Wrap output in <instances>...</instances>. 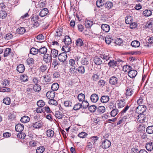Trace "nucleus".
Instances as JSON below:
<instances>
[{
    "mask_svg": "<svg viewBox=\"0 0 153 153\" xmlns=\"http://www.w3.org/2000/svg\"><path fill=\"white\" fill-rule=\"evenodd\" d=\"M62 29L61 27H59L57 29L54 33L55 37H60L62 35Z\"/></svg>",
    "mask_w": 153,
    "mask_h": 153,
    "instance_id": "16",
    "label": "nucleus"
},
{
    "mask_svg": "<svg viewBox=\"0 0 153 153\" xmlns=\"http://www.w3.org/2000/svg\"><path fill=\"white\" fill-rule=\"evenodd\" d=\"M134 92V89L128 87L126 88V96H131L133 94Z\"/></svg>",
    "mask_w": 153,
    "mask_h": 153,
    "instance_id": "20",
    "label": "nucleus"
},
{
    "mask_svg": "<svg viewBox=\"0 0 153 153\" xmlns=\"http://www.w3.org/2000/svg\"><path fill=\"white\" fill-rule=\"evenodd\" d=\"M85 98V95L82 93L79 94L77 96V98L79 101L82 102L84 101Z\"/></svg>",
    "mask_w": 153,
    "mask_h": 153,
    "instance_id": "47",
    "label": "nucleus"
},
{
    "mask_svg": "<svg viewBox=\"0 0 153 153\" xmlns=\"http://www.w3.org/2000/svg\"><path fill=\"white\" fill-rule=\"evenodd\" d=\"M37 104L39 107L42 108L45 105V103L43 100H40L37 102Z\"/></svg>",
    "mask_w": 153,
    "mask_h": 153,
    "instance_id": "44",
    "label": "nucleus"
},
{
    "mask_svg": "<svg viewBox=\"0 0 153 153\" xmlns=\"http://www.w3.org/2000/svg\"><path fill=\"white\" fill-rule=\"evenodd\" d=\"M10 91V88L7 87H4L1 89L0 91L2 92H8Z\"/></svg>",
    "mask_w": 153,
    "mask_h": 153,
    "instance_id": "59",
    "label": "nucleus"
},
{
    "mask_svg": "<svg viewBox=\"0 0 153 153\" xmlns=\"http://www.w3.org/2000/svg\"><path fill=\"white\" fill-rule=\"evenodd\" d=\"M70 47H69L68 45H65V46H64L62 47V51H64V52L66 53L70 51Z\"/></svg>",
    "mask_w": 153,
    "mask_h": 153,
    "instance_id": "43",
    "label": "nucleus"
},
{
    "mask_svg": "<svg viewBox=\"0 0 153 153\" xmlns=\"http://www.w3.org/2000/svg\"><path fill=\"white\" fill-rule=\"evenodd\" d=\"M43 60L46 63L51 62L52 60L51 56L49 54H46L44 56Z\"/></svg>",
    "mask_w": 153,
    "mask_h": 153,
    "instance_id": "5",
    "label": "nucleus"
},
{
    "mask_svg": "<svg viewBox=\"0 0 153 153\" xmlns=\"http://www.w3.org/2000/svg\"><path fill=\"white\" fill-rule=\"evenodd\" d=\"M25 69L24 65L23 64H20L17 66L16 70L19 73H22L24 71Z\"/></svg>",
    "mask_w": 153,
    "mask_h": 153,
    "instance_id": "12",
    "label": "nucleus"
},
{
    "mask_svg": "<svg viewBox=\"0 0 153 153\" xmlns=\"http://www.w3.org/2000/svg\"><path fill=\"white\" fill-rule=\"evenodd\" d=\"M16 32L20 34H23L26 32V29L25 27H20L18 28L16 30Z\"/></svg>",
    "mask_w": 153,
    "mask_h": 153,
    "instance_id": "22",
    "label": "nucleus"
},
{
    "mask_svg": "<svg viewBox=\"0 0 153 153\" xmlns=\"http://www.w3.org/2000/svg\"><path fill=\"white\" fill-rule=\"evenodd\" d=\"M1 83L4 86H7L10 84V81L8 79H4L2 81Z\"/></svg>",
    "mask_w": 153,
    "mask_h": 153,
    "instance_id": "51",
    "label": "nucleus"
},
{
    "mask_svg": "<svg viewBox=\"0 0 153 153\" xmlns=\"http://www.w3.org/2000/svg\"><path fill=\"white\" fill-rule=\"evenodd\" d=\"M30 118L27 116H24L22 117L20 121L23 123H26L30 121Z\"/></svg>",
    "mask_w": 153,
    "mask_h": 153,
    "instance_id": "21",
    "label": "nucleus"
},
{
    "mask_svg": "<svg viewBox=\"0 0 153 153\" xmlns=\"http://www.w3.org/2000/svg\"><path fill=\"white\" fill-rule=\"evenodd\" d=\"M77 71L79 74H83L85 72V68L84 66L81 65L78 68Z\"/></svg>",
    "mask_w": 153,
    "mask_h": 153,
    "instance_id": "24",
    "label": "nucleus"
},
{
    "mask_svg": "<svg viewBox=\"0 0 153 153\" xmlns=\"http://www.w3.org/2000/svg\"><path fill=\"white\" fill-rule=\"evenodd\" d=\"M15 128L16 131L21 132L24 129V126L22 124H18L16 126Z\"/></svg>",
    "mask_w": 153,
    "mask_h": 153,
    "instance_id": "14",
    "label": "nucleus"
},
{
    "mask_svg": "<svg viewBox=\"0 0 153 153\" xmlns=\"http://www.w3.org/2000/svg\"><path fill=\"white\" fill-rule=\"evenodd\" d=\"M113 6V4L111 2L108 1L106 2V8L108 9L111 8Z\"/></svg>",
    "mask_w": 153,
    "mask_h": 153,
    "instance_id": "63",
    "label": "nucleus"
},
{
    "mask_svg": "<svg viewBox=\"0 0 153 153\" xmlns=\"http://www.w3.org/2000/svg\"><path fill=\"white\" fill-rule=\"evenodd\" d=\"M48 102L50 104L55 105H56L58 104L57 101L53 99H50Z\"/></svg>",
    "mask_w": 153,
    "mask_h": 153,
    "instance_id": "57",
    "label": "nucleus"
},
{
    "mask_svg": "<svg viewBox=\"0 0 153 153\" xmlns=\"http://www.w3.org/2000/svg\"><path fill=\"white\" fill-rule=\"evenodd\" d=\"M89 59L86 57H83L81 60L80 63L81 64L85 65H89Z\"/></svg>",
    "mask_w": 153,
    "mask_h": 153,
    "instance_id": "13",
    "label": "nucleus"
},
{
    "mask_svg": "<svg viewBox=\"0 0 153 153\" xmlns=\"http://www.w3.org/2000/svg\"><path fill=\"white\" fill-rule=\"evenodd\" d=\"M39 52V49L36 48L34 47L32 48L30 51V53L33 55H36Z\"/></svg>",
    "mask_w": 153,
    "mask_h": 153,
    "instance_id": "28",
    "label": "nucleus"
},
{
    "mask_svg": "<svg viewBox=\"0 0 153 153\" xmlns=\"http://www.w3.org/2000/svg\"><path fill=\"white\" fill-rule=\"evenodd\" d=\"M76 44L77 47H81L83 45L84 43L81 39L78 38L76 41Z\"/></svg>",
    "mask_w": 153,
    "mask_h": 153,
    "instance_id": "25",
    "label": "nucleus"
},
{
    "mask_svg": "<svg viewBox=\"0 0 153 153\" xmlns=\"http://www.w3.org/2000/svg\"><path fill=\"white\" fill-rule=\"evenodd\" d=\"M137 74V72L134 70L132 69L130 70L128 72V75L129 77L131 78H134Z\"/></svg>",
    "mask_w": 153,
    "mask_h": 153,
    "instance_id": "8",
    "label": "nucleus"
},
{
    "mask_svg": "<svg viewBox=\"0 0 153 153\" xmlns=\"http://www.w3.org/2000/svg\"><path fill=\"white\" fill-rule=\"evenodd\" d=\"M42 79V82L43 84H45L51 81V78L48 75L43 76Z\"/></svg>",
    "mask_w": 153,
    "mask_h": 153,
    "instance_id": "7",
    "label": "nucleus"
},
{
    "mask_svg": "<svg viewBox=\"0 0 153 153\" xmlns=\"http://www.w3.org/2000/svg\"><path fill=\"white\" fill-rule=\"evenodd\" d=\"M59 87V85L56 83H53L51 86V88L52 91H57Z\"/></svg>",
    "mask_w": 153,
    "mask_h": 153,
    "instance_id": "32",
    "label": "nucleus"
},
{
    "mask_svg": "<svg viewBox=\"0 0 153 153\" xmlns=\"http://www.w3.org/2000/svg\"><path fill=\"white\" fill-rule=\"evenodd\" d=\"M12 51L11 49L9 48H7L5 49V51L4 52V57L7 56L11 53Z\"/></svg>",
    "mask_w": 153,
    "mask_h": 153,
    "instance_id": "39",
    "label": "nucleus"
},
{
    "mask_svg": "<svg viewBox=\"0 0 153 153\" xmlns=\"http://www.w3.org/2000/svg\"><path fill=\"white\" fill-rule=\"evenodd\" d=\"M118 80V79L116 77L113 76L111 77L109 80V82L110 84L112 85H115L116 84Z\"/></svg>",
    "mask_w": 153,
    "mask_h": 153,
    "instance_id": "10",
    "label": "nucleus"
},
{
    "mask_svg": "<svg viewBox=\"0 0 153 153\" xmlns=\"http://www.w3.org/2000/svg\"><path fill=\"white\" fill-rule=\"evenodd\" d=\"M55 92L53 91H48L47 93L46 96L47 98L50 99H53L55 96Z\"/></svg>",
    "mask_w": 153,
    "mask_h": 153,
    "instance_id": "11",
    "label": "nucleus"
},
{
    "mask_svg": "<svg viewBox=\"0 0 153 153\" xmlns=\"http://www.w3.org/2000/svg\"><path fill=\"white\" fill-rule=\"evenodd\" d=\"M152 14V11L149 10H146L143 12V14L145 16H149Z\"/></svg>",
    "mask_w": 153,
    "mask_h": 153,
    "instance_id": "37",
    "label": "nucleus"
},
{
    "mask_svg": "<svg viewBox=\"0 0 153 153\" xmlns=\"http://www.w3.org/2000/svg\"><path fill=\"white\" fill-rule=\"evenodd\" d=\"M110 36H106V43L109 44L111 42L112 38Z\"/></svg>",
    "mask_w": 153,
    "mask_h": 153,
    "instance_id": "58",
    "label": "nucleus"
},
{
    "mask_svg": "<svg viewBox=\"0 0 153 153\" xmlns=\"http://www.w3.org/2000/svg\"><path fill=\"white\" fill-rule=\"evenodd\" d=\"M125 23L127 24L131 23L132 21V18L131 16H128L125 18Z\"/></svg>",
    "mask_w": 153,
    "mask_h": 153,
    "instance_id": "33",
    "label": "nucleus"
},
{
    "mask_svg": "<svg viewBox=\"0 0 153 153\" xmlns=\"http://www.w3.org/2000/svg\"><path fill=\"white\" fill-rule=\"evenodd\" d=\"M3 102L7 105H9L10 103V99L8 97H5L3 100Z\"/></svg>",
    "mask_w": 153,
    "mask_h": 153,
    "instance_id": "38",
    "label": "nucleus"
},
{
    "mask_svg": "<svg viewBox=\"0 0 153 153\" xmlns=\"http://www.w3.org/2000/svg\"><path fill=\"white\" fill-rule=\"evenodd\" d=\"M55 116L56 118L61 119L62 117V115L59 111H56L55 113Z\"/></svg>",
    "mask_w": 153,
    "mask_h": 153,
    "instance_id": "56",
    "label": "nucleus"
},
{
    "mask_svg": "<svg viewBox=\"0 0 153 153\" xmlns=\"http://www.w3.org/2000/svg\"><path fill=\"white\" fill-rule=\"evenodd\" d=\"M98 110L99 113H103L105 111V108L103 106H100L98 108Z\"/></svg>",
    "mask_w": 153,
    "mask_h": 153,
    "instance_id": "54",
    "label": "nucleus"
},
{
    "mask_svg": "<svg viewBox=\"0 0 153 153\" xmlns=\"http://www.w3.org/2000/svg\"><path fill=\"white\" fill-rule=\"evenodd\" d=\"M123 40L121 39L117 38L115 41V43L118 45H120L123 43Z\"/></svg>",
    "mask_w": 153,
    "mask_h": 153,
    "instance_id": "61",
    "label": "nucleus"
},
{
    "mask_svg": "<svg viewBox=\"0 0 153 153\" xmlns=\"http://www.w3.org/2000/svg\"><path fill=\"white\" fill-rule=\"evenodd\" d=\"M96 107L94 105H92L88 107V109L91 112H94L96 109Z\"/></svg>",
    "mask_w": 153,
    "mask_h": 153,
    "instance_id": "60",
    "label": "nucleus"
},
{
    "mask_svg": "<svg viewBox=\"0 0 153 153\" xmlns=\"http://www.w3.org/2000/svg\"><path fill=\"white\" fill-rule=\"evenodd\" d=\"M59 60L61 62H64L65 61L67 58V54L65 52L60 53L58 56Z\"/></svg>",
    "mask_w": 153,
    "mask_h": 153,
    "instance_id": "2",
    "label": "nucleus"
},
{
    "mask_svg": "<svg viewBox=\"0 0 153 153\" xmlns=\"http://www.w3.org/2000/svg\"><path fill=\"white\" fill-rule=\"evenodd\" d=\"M108 65L110 67L113 66H116L117 65V62L114 60H110L108 62Z\"/></svg>",
    "mask_w": 153,
    "mask_h": 153,
    "instance_id": "45",
    "label": "nucleus"
},
{
    "mask_svg": "<svg viewBox=\"0 0 153 153\" xmlns=\"http://www.w3.org/2000/svg\"><path fill=\"white\" fill-rule=\"evenodd\" d=\"M48 68V67L45 65H42L39 68V71L43 72H45Z\"/></svg>",
    "mask_w": 153,
    "mask_h": 153,
    "instance_id": "34",
    "label": "nucleus"
},
{
    "mask_svg": "<svg viewBox=\"0 0 153 153\" xmlns=\"http://www.w3.org/2000/svg\"><path fill=\"white\" fill-rule=\"evenodd\" d=\"M62 64H63L62 62L61 63L56 59H54L52 63V65L53 66V68L55 69L62 68Z\"/></svg>",
    "mask_w": 153,
    "mask_h": 153,
    "instance_id": "3",
    "label": "nucleus"
},
{
    "mask_svg": "<svg viewBox=\"0 0 153 153\" xmlns=\"http://www.w3.org/2000/svg\"><path fill=\"white\" fill-rule=\"evenodd\" d=\"M99 137L97 136H94L90 138L91 141L93 142L94 144H95L96 141L98 140Z\"/></svg>",
    "mask_w": 153,
    "mask_h": 153,
    "instance_id": "55",
    "label": "nucleus"
},
{
    "mask_svg": "<svg viewBox=\"0 0 153 153\" xmlns=\"http://www.w3.org/2000/svg\"><path fill=\"white\" fill-rule=\"evenodd\" d=\"M49 13V10L46 8L42 9L40 12L39 15L42 17H45Z\"/></svg>",
    "mask_w": 153,
    "mask_h": 153,
    "instance_id": "6",
    "label": "nucleus"
},
{
    "mask_svg": "<svg viewBox=\"0 0 153 153\" xmlns=\"http://www.w3.org/2000/svg\"><path fill=\"white\" fill-rule=\"evenodd\" d=\"M85 24L86 27L89 28L92 25L93 22L92 21L87 20L85 22Z\"/></svg>",
    "mask_w": 153,
    "mask_h": 153,
    "instance_id": "40",
    "label": "nucleus"
},
{
    "mask_svg": "<svg viewBox=\"0 0 153 153\" xmlns=\"http://www.w3.org/2000/svg\"><path fill=\"white\" fill-rule=\"evenodd\" d=\"M45 149L43 146H41L37 147L36 150V153H43L45 151Z\"/></svg>",
    "mask_w": 153,
    "mask_h": 153,
    "instance_id": "27",
    "label": "nucleus"
},
{
    "mask_svg": "<svg viewBox=\"0 0 153 153\" xmlns=\"http://www.w3.org/2000/svg\"><path fill=\"white\" fill-rule=\"evenodd\" d=\"M81 104L83 109H86L89 105L88 102L87 101L85 100L82 102Z\"/></svg>",
    "mask_w": 153,
    "mask_h": 153,
    "instance_id": "42",
    "label": "nucleus"
},
{
    "mask_svg": "<svg viewBox=\"0 0 153 153\" xmlns=\"http://www.w3.org/2000/svg\"><path fill=\"white\" fill-rule=\"evenodd\" d=\"M146 131L147 133L152 134L153 133V126H149L146 129Z\"/></svg>",
    "mask_w": 153,
    "mask_h": 153,
    "instance_id": "46",
    "label": "nucleus"
},
{
    "mask_svg": "<svg viewBox=\"0 0 153 153\" xmlns=\"http://www.w3.org/2000/svg\"><path fill=\"white\" fill-rule=\"evenodd\" d=\"M146 110V106L143 105H139L137 107L136 109V111L139 114H142Z\"/></svg>",
    "mask_w": 153,
    "mask_h": 153,
    "instance_id": "1",
    "label": "nucleus"
},
{
    "mask_svg": "<svg viewBox=\"0 0 153 153\" xmlns=\"http://www.w3.org/2000/svg\"><path fill=\"white\" fill-rule=\"evenodd\" d=\"M105 4L104 0H98L96 2V5L98 7H100L102 6H104Z\"/></svg>",
    "mask_w": 153,
    "mask_h": 153,
    "instance_id": "30",
    "label": "nucleus"
},
{
    "mask_svg": "<svg viewBox=\"0 0 153 153\" xmlns=\"http://www.w3.org/2000/svg\"><path fill=\"white\" fill-rule=\"evenodd\" d=\"M94 61L95 64L97 65H100L102 63L101 59L97 56L95 57L94 58Z\"/></svg>",
    "mask_w": 153,
    "mask_h": 153,
    "instance_id": "31",
    "label": "nucleus"
},
{
    "mask_svg": "<svg viewBox=\"0 0 153 153\" xmlns=\"http://www.w3.org/2000/svg\"><path fill=\"white\" fill-rule=\"evenodd\" d=\"M82 108L81 104L79 103H78L75 104L73 107V109L74 110H77L79 109Z\"/></svg>",
    "mask_w": 153,
    "mask_h": 153,
    "instance_id": "49",
    "label": "nucleus"
},
{
    "mask_svg": "<svg viewBox=\"0 0 153 153\" xmlns=\"http://www.w3.org/2000/svg\"><path fill=\"white\" fill-rule=\"evenodd\" d=\"M88 134L85 132H82L79 133L78 135L80 138H84L87 136Z\"/></svg>",
    "mask_w": 153,
    "mask_h": 153,
    "instance_id": "50",
    "label": "nucleus"
},
{
    "mask_svg": "<svg viewBox=\"0 0 153 153\" xmlns=\"http://www.w3.org/2000/svg\"><path fill=\"white\" fill-rule=\"evenodd\" d=\"M7 14L6 11L1 10L0 11V17L2 19H4L6 17Z\"/></svg>",
    "mask_w": 153,
    "mask_h": 153,
    "instance_id": "41",
    "label": "nucleus"
},
{
    "mask_svg": "<svg viewBox=\"0 0 153 153\" xmlns=\"http://www.w3.org/2000/svg\"><path fill=\"white\" fill-rule=\"evenodd\" d=\"M118 112L119 111L117 109H114L111 111V115L112 117H114L117 114Z\"/></svg>",
    "mask_w": 153,
    "mask_h": 153,
    "instance_id": "48",
    "label": "nucleus"
},
{
    "mask_svg": "<svg viewBox=\"0 0 153 153\" xmlns=\"http://www.w3.org/2000/svg\"><path fill=\"white\" fill-rule=\"evenodd\" d=\"M27 64L29 65L33 64L34 62V59L33 58H28L27 59Z\"/></svg>",
    "mask_w": 153,
    "mask_h": 153,
    "instance_id": "64",
    "label": "nucleus"
},
{
    "mask_svg": "<svg viewBox=\"0 0 153 153\" xmlns=\"http://www.w3.org/2000/svg\"><path fill=\"white\" fill-rule=\"evenodd\" d=\"M20 79L22 82H25L28 80V77L26 75L24 74L20 76Z\"/></svg>",
    "mask_w": 153,
    "mask_h": 153,
    "instance_id": "29",
    "label": "nucleus"
},
{
    "mask_svg": "<svg viewBox=\"0 0 153 153\" xmlns=\"http://www.w3.org/2000/svg\"><path fill=\"white\" fill-rule=\"evenodd\" d=\"M39 51L40 54H43L45 55L46 54L47 49L45 47H43L39 49Z\"/></svg>",
    "mask_w": 153,
    "mask_h": 153,
    "instance_id": "19",
    "label": "nucleus"
},
{
    "mask_svg": "<svg viewBox=\"0 0 153 153\" xmlns=\"http://www.w3.org/2000/svg\"><path fill=\"white\" fill-rule=\"evenodd\" d=\"M43 125V123L42 122L39 121L33 123V126L35 128H39L42 127Z\"/></svg>",
    "mask_w": 153,
    "mask_h": 153,
    "instance_id": "9",
    "label": "nucleus"
},
{
    "mask_svg": "<svg viewBox=\"0 0 153 153\" xmlns=\"http://www.w3.org/2000/svg\"><path fill=\"white\" fill-rule=\"evenodd\" d=\"M140 115H138L137 118V121L140 123H142L143 121L145 120L144 116L143 115L140 114Z\"/></svg>",
    "mask_w": 153,
    "mask_h": 153,
    "instance_id": "53",
    "label": "nucleus"
},
{
    "mask_svg": "<svg viewBox=\"0 0 153 153\" xmlns=\"http://www.w3.org/2000/svg\"><path fill=\"white\" fill-rule=\"evenodd\" d=\"M116 103L118 108H120L124 107L126 105V102L125 99H123L117 100L116 102Z\"/></svg>",
    "mask_w": 153,
    "mask_h": 153,
    "instance_id": "4",
    "label": "nucleus"
},
{
    "mask_svg": "<svg viewBox=\"0 0 153 153\" xmlns=\"http://www.w3.org/2000/svg\"><path fill=\"white\" fill-rule=\"evenodd\" d=\"M146 148L148 151H151L153 149V143L152 142H149L146 143Z\"/></svg>",
    "mask_w": 153,
    "mask_h": 153,
    "instance_id": "18",
    "label": "nucleus"
},
{
    "mask_svg": "<svg viewBox=\"0 0 153 153\" xmlns=\"http://www.w3.org/2000/svg\"><path fill=\"white\" fill-rule=\"evenodd\" d=\"M58 51L55 49H52L51 51L50 55L53 58H56L58 54Z\"/></svg>",
    "mask_w": 153,
    "mask_h": 153,
    "instance_id": "23",
    "label": "nucleus"
},
{
    "mask_svg": "<svg viewBox=\"0 0 153 153\" xmlns=\"http://www.w3.org/2000/svg\"><path fill=\"white\" fill-rule=\"evenodd\" d=\"M47 136L48 137H52L53 136L54 133L53 131L49 129L46 132Z\"/></svg>",
    "mask_w": 153,
    "mask_h": 153,
    "instance_id": "26",
    "label": "nucleus"
},
{
    "mask_svg": "<svg viewBox=\"0 0 153 153\" xmlns=\"http://www.w3.org/2000/svg\"><path fill=\"white\" fill-rule=\"evenodd\" d=\"M90 99L92 102L95 103L98 100L99 97L97 94H93L91 96Z\"/></svg>",
    "mask_w": 153,
    "mask_h": 153,
    "instance_id": "15",
    "label": "nucleus"
},
{
    "mask_svg": "<svg viewBox=\"0 0 153 153\" xmlns=\"http://www.w3.org/2000/svg\"><path fill=\"white\" fill-rule=\"evenodd\" d=\"M131 45L132 47H134L137 48L140 45V43L137 40H134L133 41L131 42Z\"/></svg>",
    "mask_w": 153,
    "mask_h": 153,
    "instance_id": "35",
    "label": "nucleus"
},
{
    "mask_svg": "<svg viewBox=\"0 0 153 153\" xmlns=\"http://www.w3.org/2000/svg\"><path fill=\"white\" fill-rule=\"evenodd\" d=\"M64 42L66 45H69L71 43V39L68 36H66L64 39Z\"/></svg>",
    "mask_w": 153,
    "mask_h": 153,
    "instance_id": "17",
    "label": "nucleus"
},
{
    "mask_svg": "<svg viewBox=\"0 0 153 153\" xmlns=\"http://www.w3.org/2000/svg\"><path fill=\"white\" fill-rule=\"evenodd\" d=\"M132 69L131 67L129 65H125L123 67V70L124 72H126Z\"/></svg>",
    "mask_w": 153,
    "mask_h": 153,
    "instance_id": "52",
    "label": "nucleus"
},
{
    "mask_svg": "<svg viewBox=\"0 0 153 153\" xmlns=\"http://www.w3.org/2000/svg\"><path fill=\"white\" fill-rule=\"evenodd\" d=\"M33 89L34 91L35 92H39L41 90V88L40 86L38 85H35L33 87Z\"/></svg>",
    "mask_w": 153,
    "mask_h": 153,
    "instance_id": "36",
    "label": "nucleus"
},
{
    "mask_svg": "<svg viewBox=\"0 0 153 153\" xmlns=\"http://www.w3.org/2000/svg\"><path fill=\"white\" fill-rule=\"evenodd\" d=\"M29 145L32 147H35L37 146V142L35 141H31L29 142Z\"/></svg>",
    "mask_w": 153,
    "mask_h": 153,
    "instance_id": "62",
    "label": "nucleus"
}]
</instances>
